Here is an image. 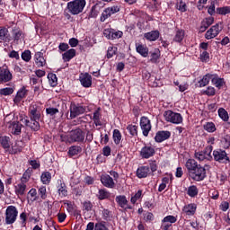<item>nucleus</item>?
Segmentation results:
<instances>
[{"label":"nucleus","instance_id":"0e129e2a","mask_svg":"<svg viewBox=\"0 0 230 230\" xmlns=\"http://www.w3.org/2000/svg\"><path fill=\"white\" fill-rule=\"evenodd\" d=\"M194 157L195 159H198V161H208V157L205 156L202 151H195Z\"/></svg>","mask_w":230,"mask_h":230},{"label":"nucleus","instance_id":"ddd939ff","mask_svg":"<svg viewBox=\"0 0 230 230\" xmlns=\"http://www.w3.org/2000/svg\"><path fill=\"white\" fill-rule=\"evenodd\" d=\"M119 5H112L103 10L101 14L100 21L101 22H105L109 17L114 15V13H118L119 12Z\"/></svg>","mask_w":230,"mask_h":230},{"label":"nucleus","instance_id":"c03bdc74","mask_svg":"<svg viewBox=\"0 0 230 230\" xmlns=\"http://www.w3.org/2000/svg\"><path fill=\"white\" fill-rule=\"evenodd\" d=\"M205 156L207 157V161H213V155H211V154H213V146L212 145H208L207 146L203 151H201Z\"/></svg>","mask_w":230,"mask_h":230},{"label":"nucleus","instance_id":"a18cd8bd","mask_svg":"<svg viewBox=\"0 0 230 230\" xmlns=\"http://www.w3.org/2000/svg\"><path fill=\"white\" fill-rule=\"evenodd\" d=\"M182 40H184V30L178 29L174 35L173 42H178L179 44H181V42H182Z\"/></svg>","mask_w":230,"mask_h":230},{"label":"nucleus","instance_id":"f3484780","mask_svg":"<svg viewBox=\"0 0 230 230\" xmlns=\"http://www.w3.org/2000/svg\"><path fill=\"white\" fill-rule=\"evenodd\" d=\"M79 80L81 82V85L85 87V89H89V87L93 85V76L89 73L80 74Z\"/></svg>","mask_w":230,"mask_h":230},{"label":"nucleus","instance_id":"ea45409f","mask_svg":"<svg viewBox=\"0 0 230 230\" xmlns=\"http://www.w3.org/2000/svg\"><path fill=\"white\" fill-rule=\"evenodd\" d=\"M187 195L195 199L199 195V188L196 185H190L187 188Z\"/></svg>","mask_w":230,"mask_h":230},{"label":"nucleus","instance_id":"7ed1b4c3","mask_svg":"<svg viewBox=\"0 0 230 230\" xmlns=\"http://www.w3.org/2000/svg\"><path fill=\"white\" fill-rule=\"evenodd\" d=\"M212 155H213L212 159H214V161H216V163H218L219 164H230L229 154H227V151L222 148L215 149L212 152Z\"/></svg>","mask_w":230,"mask_h":230},{"label":"nucleus","instance_id":"c9c22d12","mask_svg":"<svg viewBox=\"0 0 230 230\" xmlns=\"http://www.w3.org/2000/svg\"><path fill=\"white\" fill-rule=\"evenodd\" d=\"M0 40H3L4 42H6V40L10 42V40H12L6 27H0Z\"/></svg>","mask_w":230,"mask_h":230},{"label":"nucleus","instance_id":"7c9ffc66","mask_svg":"<svg viewBox=\"0 0 230 230\" xmlns=\"http://www.w3.org/2000/svg\"><path fill=\"white\" fill-rule=\"evenodd\" d=\"M161 35V32L159 31H151L149 32H146L144 34V37L146 40H149L150 42H155L157 39H159Z\"/></svg>","mask_w":230,"mask_h":230},{"label":"nucleus","instance_id":"0eeeda50","mask_svg":"<svg viewBox=\"0 0 230 230\" xmlns=\"http://www.w3.org/2000/svg\"><path fill=\"white\" fill-rule=\"evenodd\" d=\"M13 80V75L10 72L8 66L4 65L0 66V84H8Z\"/></svg>","mask_w":230,"mask_h":230},{"label":"nucleus","instance_id":"393cba45","mask_svg":"<svg viewBox=\"0 0 230 230\" xmlns=\"http://www.w3.org/2000/svg\"><path fill=\"white\" fill-rule=\"evenodd\" d=\"M215 22V18L213 16L207 17L201 21L200 27H199V31L200 33H204L211 24Z\"/></svg>","mask_w":230,"mask_h":230},{"label":"nucleus","instance_id":"052dcab7","mask_svg":"<svg viewBox=\"0 0 230 230\" xmlns=\"http://www.w3.org/2000/svg\"><path fill=\"white\" fill-rule=\"evenodd\" d=\"M203 94L206 96H215L217 90L213 86H208L207 89L203 91Z\"/></svg>","mask_w":230,"mask_h":230},{"label":"nucleus","instance_id":"9b49d317","mask_svg":"<svg viewBox=\"0 0 230 230\" xmlns=\"http://www.w3.org/2000/svg\"><path fill=\"white\" fill-rule=\"evenodd\" d=\"M222 30H224V27L222 26V22L216 23L208 31H207V32L205 33V39H207V40H211V39H215V37H218Z\"/></svg>","mask_w":230,"mask_h":230},{"label":"nucleus","instance_id":"aec40b11","mask_svg":"<svg viewBox=\"0 0 230 230\" xmlns=\"http://www.w3.org/2000/svg\"><path fill=\"white\" fill-rule=\"evenodd\" d=\"M172 137V132L170 131H158L155 136V143H163V141H166V139H170Z\"/></svg>","mask_w":230,"mask_h":230},{"label":"nucleus","instance_id":"09e8293b","mask_svg":"<svg viewBox=\"0 0 230 230\" xmlns=\"http://www.w3.org/2000/svg\"><path fill=\"white\" fill-rule=\"evenodd\" d=\"M218 116L224 121H229V113L224 108H219L217 111Z\"/></svg>","mask_w":230,"mask_h":230},{"label":"nucleus","instance_id":"a878e982","mask_svg":"<svg viewBox=\"0 0 230 230\" xmlns=\"http://www.w3.org/2000/svg\"><path fill=\"white\" fill-rule=\"evenodd\" d=\"M9 128L12 129L11 133L13 136H21L22 124H21L19 121H13L10 123Z\"/></svg>","mask_w":230,"mask_h":230},{"label":"nucleus","instance_id":"c85d7f7f","mask_svg":"<svg viewBox=\"0 0 230 230\" xmlns=\"http://www.w3.org/2000/svg\"><path fill=\"white\" fill-rule=\"evenodd\" d=\"M36 66L39 67H44L46 66V58H44V52L38 51L34 55Z\"/></svg>","mask_w":230,"mask_h":230},{"label":"nucleus","instance_id":"39448f33","mask_svg":"<svg viewBox=\"0 0 230 230\" xmlns=\"http://www.w3.org/2000/svg\"><path fill=\"white\" fill-rule=\"evenodd\" d=\"M164 117L165 121L172 123L173 125H181L183 121L182 115H181V113L174 112L172 110L165 111L164 112Z\"/></svg>","mask_w":230,"mask_h":230},{"label":"nucleus","instance_id":"4c0bfd02","mask_svg":"<svg viewBox=\"0 0 230 230\" xmlns=\"http://www.w3.org/2000/svg\"><path fill=\"white\" fill-rule=\"evenodd\" d=\"M115 202H117L119 208H125L127 204H128V200L127 199V196L125 195H119L115 198Z\"/></svg>","mask_w":230,"mask_h":230},{"label":"nucleus","instance_id":"f8f14e48","mask_svg":"<svg viewBox=\"0 0 230 230\" xmlns=\"http://www.w3.org/2000/svg\"><path fill=\"white\" fill-rule=\"evenodd\" d=\"M28 116L30 119H40V118H42L40 106L36 103H31L28 110Z\"/></svg>","mask_w":230,"mask_h":230},{"label":"nucleus","instance_id":"864d4df0","mask_svg":"<svg viewBox=\"0 0 230 230\" xmlns=\"http://www.w3.org/2000/svg\"><path fill=\"white\" fill-rule=\"evenodd\" d=\"M204 130H206L207 132L209 133H213L217 131V126H215V123L213 122H207L204 126H203Z\"/></svg>","mask_w":230,"mask_h":230},{"label":"nucleus","instance_id":"f03ea898","mask_svg":"<svg viewBox=\"0 0 230 230\" xmlns=\"http://www.w3.org/2000/svg\"><path fill=\"white\" fill-rule=\"evenodd\" d=\"M70 111V119H75V118H78V116H82V114H85L87 112V105L84 102H76L72 101L69 106Z\"/></svg>","mask_w":230,"mask_h":230},{"label":"nucleus","instance_id":"5701e85b","mask_svg":"<svg viewBox=\"0 0 230 230\" xmlns=\"http://www.w3.org/2000/svg\"><path fill=\"white\" fill-rule=\"evenodd\" d=\"M58 193L61 199H64V197H67V186L66 185V182H64V180H58Z\"/></svg>","mask_w":230,"mask_h":230},{"label":"nucleus","instance_id":"cd10ccee","mask_svg":"<svg viewBox=\"0 0 230 230\" xmlns=\"http://www.w3.org/2000/svg\"><path fill=\"white\" fill-rule=\"evenodd\" d=\"M0 145L5 152L10 151V146H12V139L8 136H1L0 137Z\"/></svg>","mask_w":230,"mask_h":230},{"label":"nucleus","instance_id":"e433bc0d","mask_svg":"<svg viewBox=\"0 0 230 230\" xmlns=\"http://www.w3.org/2000/svg\"><path fill=\"white\" fill-rule=\"evenodd\" d=\"M139 127L134 124H128L126 128V130H128L129 134V137H137V130Z\"/></svg>","mask_w":230,"mask_h":230},{"label":"nucleus","instance_id":"20e7f679","mask_svg":"<svg viewBox=\"0 0 230 230\" xmlns=\"http://www.w3.org/2000/svg\"><path fill=\"white\" fill-rule=\"evenodd\" d=\"M19 216V210L17 207L11 205L8 206L5 210V224L6 226H12L17 221V217Z\"/></svg>","mask_w":230,"mask_h":230},{"label":"nucleus","instance_id":"a211bd4d","mask_svg":"<svg viewBox=\"0 0 230 230\" xmlns=\"http://www.w3.org/2000/svg\"><path fill=\"white\" fill-rule=\"evenodd\" d=\"M101 182L102 186H104L105 188H110L111 190H112V188L116 186V182H114V179L111 177V175L109 174H102Z\"/></svg>","mask_w":230,"mask_h":230},{"label":"nucleus","instance_id":"bf43d9fd","mask_svg":"<svg viewBox=\"0 0 230 230\" xmlns=\"http://www.w3.org/2000/svg\"><path fill=\"white\" fill-rule=\"evenodd\" d=\"M11 94H13V88L5 87L0 89V96H10Z\"/></svg>","mask_w":230,"mask_h":230},{"label":"nucleus","instance_id":"423d86ee","mask_svg":"<svg viewBox=\"0 0 230 230\" xmlns=\"http://www.w3.org/2000/svg\"><path fill=\"white\" fill-rule=\"evenodd\" d=\"M189 177L192 179V181H196V182H200L201 181H204L208 175L206 174V168H204L202 165H199L194 171H192Z\"/></svg>","mask_w":230,"mask_h":230},{"label":"nucleus","instance_id":"6e6d98bb","mask_svg":"<svg viewBox=\"0 0 230 230\" xmlns=\"http://www.w3.org/2000/svg\"><path fill=\"white\" fill-rule=\"evenodd\" d=\"M38 193L42 200H46L48 199V190H46V186L40 187Z\"/></svg>","mask_w":230,"mask_h":230},{"label":"nucleus","instance_id":"49530a36","mask_svg":"<svg viewBox=\"0 0 230 230\" xmlns=\"http://www.w3.org/2000/svg\"><path fill=\"white\" fill-rule=\"evenodd\" d=\"M40 181L42 184H49V182H51V172H43L40 176Z\"/></svg>","mask_w":230,"mask_h":230},{"label":"nucleus","instance_id":"1a4fd4ad","mask_svg":"<svg viewBox=\"0 0 230 230\" xmlns=\"http://www.w3.org/2000/svg\"><path fill=\"white\" fill-rule=\"evenodd\" d=\"M139 125L144 137H148V134H150V131L152 130V120L146 116H142L140 118Z\"/></svg>","mask_w":230,"mask_h":230},{"label":"nucleus","instance_id":"a19ab883","mask_svg":"<svg viewBox=\"0 0 230 230\" xmlns=\"http://www.w3.org/2000/svg\"><path fill=\"white\" fill-rule=\"evenodd\" d=\"M26 193V183L22 182L18 183L17 186H15V194L19 197H22Z\"/></svg>","mask_w":230,"mask_h":230},{"label":"nucleus","instance_id":"37998d69","mask_svg":"<svg viewBox=\"0 0 230 230\" xmlns=\"http://www.w3.org/2000/svg\"><path fill=\"white\" fill-rule=\"evenodd\" d=\"M48 80L50 87H57L58 85V78L56 74L49 73Z\"/></svg>","mask_w":230,"mask_h":230},{"label":"nucleus","instance_id":"338daca9","mask_svg":"<svg viewBox=\"0 0 230 230\" xmlns=\"http://www.w3.org/2000/svg\"><path fill=\"white\" fill-rule=\"evenodd\" d=\"M106 222L105 221H101L95 224V228L94 230H109L107 226H105Z\"/></svg>","mask_w":230,"mask_h":230},{"label":"nucleus","instance_id":"9d476101","mask_svg":"<svg viewBox=\"0 0 230 230\" xmlns=\"http://www.w3.org/2000/svg\"><path fill=\"white\" fill-rule=\"evenodd\" d=\"M104 6H105V4L103 2L97 1L96 4L92 6L85 19H88V21L91 19H96V17L100 15V12H102V8H103Z\"/></svg>","mask_w":230,"mask_h":230},{"label":"nucleus","instance_id":"e2e57ef3","mask_svg":"<svg viewBox=\"0 0 230 230\" xmlns=\"http://www.w3.org/2000/svg\"><path fill=\"white\" fill-rule=\"evenodd\" d=\"M22 59H23L24 62H30V60H31V51L30 49L24 50L22 53Z\"/></svg>","mask_w":230,"mask_h":230},{"label":"nucleus","instance_id":"412c9836","mask_svg":"<svg viewBox=\"0 0 230 230\" xmlns=\"http://www.w3.org/2000/svg\"><path fill=\"white\" fill-rule=\"evenodd\" d=\"M212 85H215L217 89H222L226 85V79L218 76V74H212L211 79Z\"/></svg>","mask_w":230,"mask_h":230},{"label":"nucleus","instance_id":"8fccbe9b","mask_svg":"<svg viewBox=\"0 0 230 230\" xmlns=\"http://www.w3.org/2000/svg\"><path fill=\"white\" fill-rule=\"evenodd\" d=\"M176 10H179V12H181V13H184V12L188 11V5L184 1L180 0L176 4Z\"/></svg>","mask_w":230,"mask_h":230},{"label":"nucleus","instance_id":"de8ad7c7","mask_svg":"<svg viewBox=\"0 0 230 230\" xmlns=\"http://www.w3.org/2000/svg\"><path fill=\"white\" fill-rule=\"evenodd\" d=\"M216 13H217V15H229L230 13V5H226L223 7H217L216 9Z\"/></svg>","mask_w":230,"mask_h":230},{"label":"nucleus","instance_id":"680f3d73","mask_svg":"<svg viewBox=\"0 0 230 230\" xmlns=\"http://www.w3.org/2000/svg\"><path fill=\"white\" fill-rule=\"evenodd\" d=\"M142 197H143V190H138L137 192L131 197L130 202L133 204H136L137 200H139V199H141Z\"/></svg>","mask_w":230,"mask_h":230},{"label":"nucleus","instance_id":"f257e3e1","mask_svg":"<svg viewBox=\"0 0 230 230\" xmlns=\"http://www.w3.org/2000/svg\"><path fill=\"white\" fill-rule=\"evenodd\" d=\"M87 6V0H72L66 4V9L71 15H80L84 13Z\"/></svg>","mask_w":230,"mask_h":230},{"label":"nucleus","instance_id":"c756f323","mask_svg":"<svg viewBox=\"0 0 230 230\" xmlns=\"http://www.w3.org/2000/svg\"><path fill=\"white\" fill-rule=\"evenodd\" d=\"M136 51L144 58H146V57H148L149 49L148 47H146V45L136 43Z\"/></svg>","mask_w":230,"mask_h":230},{"label":"nucleus","instance_id":"69168bd1","mask_svg":"<svg viewBox=\"0 0 230 230\" xmlns=\"http://www.w3.org/2000/svg\"><path fill=\"white\" fill-rule=\"evenodd\" d=\"M116 51H118V48L109 47L106 54L107 58H112L116 55Z\"/></svg>","mask_w":230,"mask_h":230},{"label":"nucleus","instance_id":"2eb2a0df","mask_svg":"<svg viewBox=\"0 0 230 230\" xmlns=\"http://www.w3.org/2000/svg\"><path fill=\"white\" fill-rule=\"evenodd\" d=\"M155 155V149L152 146H145L140 150L142 159H150Z\"/></svg>","mask_w":230,"mask_h":230},{"label":"nucleus","instance_id":"4be33fe9","mask_svg":"<svg viewBox=\"0 0 230 230\" xmlns=\"http://www.w3.org/2000/svg\"><path fill=\"white\" fill-rule=\"evenodd\" d=\"M12 40L14 42H19L22 39H24V32L19 27H13L11 31Z\"/></svg>","mask_w":230,"mask_h":230},{"label":"nucleus","instance_id":"6e6552de","mask_svg":"<svg viewBox=\"0 0 230 230\" xmlns=\"http://www.w3.org/2000/svg\"><path fill=\"white\" fill-rule=\"evenodd\" d=\"M70 139L73 143H84L85 131H84L80 128L71 130L70 131Z\"/></svg>","mask_w":230,"mask_h":230},{"label":"nucleus","instance_id":"6ab92c4d","mask_svg":"<svg viewBox=\"0 0 230 230\" xmlns=\"http://www.w3.org/2000/svg\"><path fill=\"white\" fill-rule=\"evenodd\" d=\"M40 119H25V127H28V128H31L32 132H39L40 130Z\"/></svg>","mask_w":230,"mask_h":230},{"label":"nucleus","instance_id":"79ce46f5","mask_svg":"<svg viewBox=\"0 0 230 230\" xmlns=\"http://www.w3.org/2000/svg\"><path fill=\"white\" fill-rule=\"evenodd\" d=\"M97 197L99 200H107V199H111V192L107 189H101L98 191Z\"/></svg>","mask_w":230,"mask_h":230},{"label":"nucleus","instance_id":"f704fd0d","mask_svg":"<svg viewBox=\"0 0 230 230\" xmlns=\"http://www.w3.org/2000/svg\"><path fill=\"white\" fill-rule=\"evenodd\" d=\"M213 74L208 73L199 81V87H206L209 85V82L212 80Z\"/></svg>","mask_w":230,"mask_h":230},{"label":"nucleus","instance_id":"3c124183","mask_svg":"<svg viewBox=\"0 0 230 230\" xmlns=\"http://www.w3.org/2000/svg\"><path fill=\"white\" fill-rule=\"evenodd\" d=\"M151 53V58L149 59V61L152 64H157L159 58H161V52H159V49H157L155 52H150Z\"/></svg>","mask_w":230,"mask_h":230},{"label":"nucleus","instance_id":"bb28decb","mask_svg":"<svg viewBox=\"0 0 230 230\" xmlns=\"http://www.w3.org/2000/svg\"><path fill=\"white\" fill-rule=\"evenodd\" d=\"M182 211L188 217H193V215L197 213V204L195 203L187 204L183 207Z\"/></svg>","mask_w":230,"mask_h":230},{"label":"nucleus","instance_id":"58836bf2","mask_svg":"<svg viewBox=\"0 0 230 230\" xmlns=\"http://www.w3.org/2000/svg\"><path fill=\"white\" fill-rule=\"evenodd\" d=\"M69 157H75L78 154H82V146H71L67 152Z\"/></svg>","mask_w":230,"mask_h":230},{"label":"nucleus","instance_id":"473e14b6","mask_svg":"<svg viewBox=\"0 0 230 230\" xmlns=\"http://www.w3.org/2000/svg\"><path fill=\"white\" fill-rule=\"evenodd\" d=\"M102 108H97V110L94 111L93 112V123L95 125V127H102Z\"/></svg>","mask_w":230,"mask_h":230},{"label":"nucleus","instance_id":"4468645a","mask_svg":"<svg viewBox=\"0 0 230 230\" xmlns=\"http://www.w3.org/2000/svg\"><path fill=\"white\" fill-rule=\"evenodd\" d=\"M177 222V216H166L162 219L161 229L163 230H170L172 227V224H175Z\"/></svg>","mask_w":230,"mask_h":230},{"label":"nucleus","instance_id":"2f4dec72","mask_svg":"<svg viewBox=\"0 0 230 230\" xmlns=\"http://www.w3.org/2000/svg\"><path fill=\"white\" fill-rule=\"evenodd\" d=\"M185 166H186V168L188 170V173L190 175L192 172H195V170L199 166H200V164H199L195 159H189V160H187Z\"/></svg>","mask_w":230,"mask_h":230},{"label":"nucleus","instance_id":"774afa93","mask_svg":"<svg viewBox=\"0 0 230 230\" xmlns=\"http://www.w3.org/2000/svg\"><path fill=\"white\" fill-rule=\"evenodd\" d=\"M222 145H223L224 148H229V146H230V136L229 135H226L223 137Z\"/></svg>","mask_w":230,"mask_h":230},{"label":"nucleus","instance_id":"72a5a7b5","mask_svg":"<svg viewBox=\"0 0 230 230\" xmlns=\"http://www.w3.org/2000/svg\"><path fill=\"white\" fill-rule=\"evenodd\" d=\"M75 57H76V49H70L63 54V60L65 62H70L73 60V58H75Z\"/></svg>","mask_w":230,"mask_h":230},{"label":"nucleus","instance_id":"603ef678","mask_svg":"<svg viewBox=\"0 0 230 230\" xmlns=\"http://www.w3.org/2000/svg\"><path fill=\"white\" fill-rule=\"evenodd\" d=\"M121 132L119 131V129H114L113 130V141L115 143V145H119V143H121Z\"/></svg>","mask_w":230,"mask_h":230},{"label":"nucleus","instance_id":"b1692460","mask_svg":"<svg viewBox=\"0 0 230 230\" xmlns=\"http://www.w3.org/2000/svg\"><path fill=\"white\" fill-rule=\"evenodd\" d=\"M148 175H150V167L142 165L137 169V177L138 179H146Z\"/></svg>","mask_w":230,"mask_h":230},{"label":"nucleus","instance_id":"4d7b16f0","mask_svg":"<svg viewBox=\"0 0 230 230\" xmlns=\"http://www.w3.org/2000/svg\"><path fill=\"white\" fill-rule=\"evenodd\" d=\"M59 111L58 108L49 107L46 109V114L47 116H49L50 118H55L57 114H58Z\"/></svg>","mask_w":230,"mask_h":230},{"label":"nucleus","instance_id":"dca6fc26","mask_svg":"<svg viewBox=\"0 0 230 230\" xmlns=\"http://www.w3.org/2000/svg\"><path fill=\"white\" fill-rule=\"evenodd\" d=\"M103 34H104V37L111 40H114V39H121V37H123V31H117L114 29H106L104 30Z\"/></svg>","mask_w":230,"mask_h":230},{"label":"nucleus","instance_id":"5fc2aeb1","mask_svg":"<svg viewBox=\"0 0 230 230\" xmlns=\"http://www.w3.org/2000/svg\"><path fill=\"white\" fill-rule=\"evenodd\" d=\"M31 177V169L29 168L23 172L21 178V182H23L26 184V182L30 181Z\"/></svg>","mask_w":230,"mask_h":230},{"label":"nucleus","instance_id":"13d9d810","mask_svg":"<svg viewBox=\"0 0 230 230\" xmlns=\"http://www.w3.org/2000/svg\"><path fill=\"white\" fill-rule=\"evenodd\" d=\"M199 60L201 62H209V52H208V50L199 51Z\"/></svg>","mask_w":230,"mask_h":230}]
</instances>
